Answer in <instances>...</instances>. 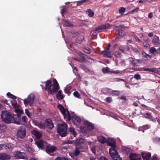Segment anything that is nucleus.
<instances>
[{"mask_svg": "<svg viewBox=\"0 0 160 160\" xmlns=\"http://www.w3.org/2000/svg\"><path fill=\"white\" fill-rule=\"evenodd\" d=\"M107 143L108 146L111 147L109 149V153L110 156L114 160H121L117 151L116 150V142L113 138H108Z\"/></svg>", "mask_w": 160, "mask_h": 160, "instance_id": "nucleus-1", "label": "nucleus"}, {"mask_svg": "<svg viewBox=\"0 0 160 160\" xmlns=\"http://www.w3.org/2000/svg\"><path fill=\"white\" fill-rule=\"evenodd\" d=\"M67 125L65 123L59 124L58 126L57 132L61 137H65L67 134Z\"/></svg>", "mask_w": 160, "mask_h": 160, "instance_id": "nucleus-2", "label": "nucleus"}, {"mask_svg": "<svg viewBox=\"0 0 160 160\" xmlns=\"http://www.w3.org/2000/svg\"><path fill=\"white\" fill-rule=\"evenodd\" d=\"M60 87L58 81L56 79L54 78L53 79V84L48 87L47 91L49 94H52L53 92L57 93Z\"/></svg>", "mask_w": 160, "mask_h": 160, "instance_id": "nucleus-3", "label": "nucleus"}, {"mask_svg": "<svg viewBox=\"0 0 160 160\" xmlns=\"http://www.w3.org/2000/svg\"><path fill=\"white\" fill-rule=\"evenodd\" d=\"M3 121L7 123H10L12 122V114L10 112L4 111L2 112L1 115Z\"/></svg>", "mask_w": 160, "mask_h": 160, "instance_id": "nucleus-4", "label": "nucleus"}, {"mask_svg": "<svg viewBox=\"0 0 160 160\" xmlns=\"http://www.w3.org/2000/svg\"><path fill=\"white\" fill-rule=\"evenodd\" d=\"M58 108L60 110L62 114L63 115L64 118L67 119L68 121L71 120V115L68 110H67V113H66V110L63 107L61 104L58 105Z\"/></svg>", "mask_w": 160, "mask_h": 160, "instance_id": "nucleus-5", "label": "nucleus"}, {"mask_svg": "<svg viewBox=\"0 0 160 160\" xmlns=\"http://www.w3.org/2000/svg\"><path fill=\"white\" fill-rule=\"evenodd\" d=\"M13 155L16 159L26 160L28 159L27 155L25 152L19 151L14 152L13 154Z\"/></svg>", "mask_w": 160, "mask_h": 160, "instance_id": "nucleus-6", "label": "nucleus"}, {"mask_svg": "<svg viewBox=\"0 0 160 160\" xmlns=\"http://www.w3.org/2000/svg\"><path fill=\"white\" fill-rule=\"evenodd\" d=\"M26 135V128L23 126L19 127L17 133V137L22 139L25 137Z\"/></svg>", "mask_w": 160, "mask_h": 160, "instance_id": "nucleus-7", "label": "nucleus"}, {"mask_svg": "<svg viewBox=\"0 0 160 160\" xmlns=\"http://www.w3.org/2000/svg\"><path fill=\"white\" fill-rule=\"evenodd\" d=\"M35 96L33 94H30L27 98L23 100V102L25 105H29L30 106H32L34 103Z\"/></svg>", "mask_w": 160, "mask_h": 160, "instance_id": "nucleus-8", "label": "nucleus"}, {"mask_svg": "<svg viewBox=\"0 0 160 160\" xmlns=\"http://www.w3.org/2000/svg\"><path fill=\"white\" fill-rule=\"evenodd\" d=\"M110 26V24L108 23H106L104 24H102L98 26L94 30V32L96 33H99L102 31L103 29H106Z\"/></svg>", "mask_w": 160, "mask_h": 160, "instance_id": "nucleus-9", "label": "nucleus"}, {"mask_svg": "<svg viewBox=\"0 0 160 160\" xmlns=\"http://www.w3.org/2000/svg\"><path fill=\"white\" fill-rule=\"evenodd\" d=\"M71 119L73 122L75 124L77 125L79 124L81 122V118L76 115L74 113H72L71 115Z\"/></svg>", "mask_w": 160, "mask_h": 160, "instance_id": "nucleus-10", "label": "nucleus"}, {"mask_svg": "<svg viewBox=\"0 0 160 160\" xmlns=\"http://www.w3.org/2000/svg\"><path fill=\"white\" fill-rule=\"evenodd\" d=\"M44 122L46 128H48L50 130H52L54 128V124L52 122V120L50 119H46Z\"/></svg>", "mask_w": 160, "mask_h": 160, "instance_id": "nucleus-11", "label": "nucleus"}, {"mask_svg": "<svg viewBox=\"0 0 160 160\" xmlns=\"http://www.w3.org/2000/svg\"><path fill=\"white\" fill-rule=\"evenodd\" d=\"M21 121V115L20 114H14L12 115V122L17 124H20Z\"/></svg>", "mask_w": 160, "mask_h": 160, "instance_id": "nucleus-12", "label": "nucleus"}, {"mask_svg": "<svg viewBox=\"0 0 160 160\" xmlns=\"http://www.w3.org/2000/svg\"><path fill=\"white\" fill-rule=\"evenodd\" d=\"M102 72L104 73H108L109 72L111 73H113L114 74H122V71L120 70H116V71H110L109 68L108 67H106L103 68L102 69Z\"/></svg>", "mask_w": 160, "mask_h": 160, "instance_id": "nucleus-13", "label": "nucleus"}, {"mask_svg": "<svg viewBox=\"0 0 160 160\" xmlns=\"http://www.w3.org/2000/svg\"><path fill=\"white\" fill-rule=\"evenodd\" d=\"M84 142V140L83 139L80 138L76 140L75 142V144L77 146V148L82 149L83 148V144Z\"/></svg>", "mask_w": 160, "mask_h": 160, "instance_id": "nucleus-14", "label": "nucleus"}, {"mask_svg": "<svg viewBox=\"0 0 160 160\" xmlns=\"http://www.w3.org/2000/svg\"><path fill=\"white\" fill-rule=\"evenodd\" d=\"M50 146V144L47 145L45 148L46 152L49 154L54 152L57 149L56 147Z\"/></svg>", "mask_w": 160, "mask_h": 160, "instance_id": "nucleus-15", "label": "nucleus"}, {"mask_svg": "<svg viewBox=\"0 0 160 160\" xmlns=\"http://www.w3.org/2000/svg\"><path fill=\"white\" fill-rule=\"evenodd\" d=\"M116 38H119L122 37L125 34L124 31L122 29H117L115 31Z\"/></svg>", "mask_w": 160, "mask_h": 160, "instance_id": "nucleus-16", "label": "nucleus"}, {"mask_svg": "<svg viewBox=\"0 0 160 160\" xmlns=\"http://www.w3.org/2000/svg\"><path fill=\"white\" fill-rule=\"evenodd\" d=\"M84 124L85 125V127L87 128L88 131H91L93 129L94 126L91 122L85 120L84 122Z\"/></svg>", "mask_w": 160, "mask_h": 160, "instance_id": "nucleus-17", "label": "nucleus"}, {"mask_svg": "<svg viewBox=\"0 0 160 160\" xmlns=\"http://www.w3.org/2000/svg\"><path fill=\"white\" fill-rule=\"evenodd\" d=\"M130 160H142L141 155L139 154L131 153L129 155Z\"/></svg>", "mask_w": 160, "mask_h": 160, "instance_id": "nucleus-18", "label": "nucleus"}, {"mask_svg": "<svg viewBox=\"0 0 160 160\" xmlns=\"http://www.w3.org/2000/svg\"><path fill=\"white\" fill-rule=\"evenodd\" d=\"M152 43L153 45L157 46L160 45L159 37L156 35L154 36L152 40Z\"/></svg>", "mask_w": 160, "mask_h": 160, "instance_id": "nucleus-19", "label": "nucleus"}, {"mask_svg": "<svg viewBox=\"0 0 160 160\" xmlns=\"http://www.w3.org/2000/svg\"><path fill=\"white\" fill-rule=\"evenodd\" d=\"M141 155L143 160H149L151 156L150 152H142Z\"/></svg>", "mask_w": 160, "mask_h": 160, "instance_id": "nucleus-20", "label": "nucleus"}, {"mask_svg": "<svg viewBox=\"0 0 160 160\" xmlns=\"http://www.w3.org/2000/svg\"><path fill=\"white\" fill-rule=\"evenodd\" d=\"M119 49L122 52H127L130 50V48L128 46L122 45L119 46Z\"/></svg>", "mask_w": 160, "mask_h": 160, "instance_id": "nucleus-21", "label": "nucleus"}, {"mask_svg": "<svg viewBox=\"0 0 160 160\" xmlns=\"http://www.w3.org/2000/svg\"><path fill=\"white\" fill-rule=\"evenodd\" d=\"M80 56L82 58L83 61L86 60V58L88 59L87 61L89 62L92 63L93 61H94V60L91 58L83 53H80Z\"/></svg>", "mask_w": 160, "mask_h": 160, "instance_id": "nucleus-22", "label": "nucleus"}, {"mask_svg": "<svg viewBox=\"0 0 160 160\" xmlns=\"http://www.w3.org/2000/svg\"><path fill=\"white\" fill-rule=\"evenodd\" d=\"M11 159L10 156L5 153H0V159L2 160H9Z\"/></svg>", "mask_w": 160, "mask_h": 160, "instance_id": "nucleus-23", "label": "nucleus"}, {"mask_svg": "<svg viewBox=\"0 0 160 160\" xmlns=\"http://www.w3.org/2000/svg\"><path fill=\"white\" fill-rule=\"evenodd\" d=\"M35 143L39 148L42 149H43L44 142L43 140H40L36 141Z\"/></svg>", "mask_w": 160, "mask_h": 160, "instance_id": "nucleus-24", "label": "nucleus"}, {"mask_svg": "<svg viewBox=\"0 0 160 160\" xmlns=\"http://www.w3.org/2000/svg\"><path fill=\"white\" fill-rule=\"evenodd\" d=\"M98 140L99 142L102 144L106 143L107 141L106 138L103 136H100L98 138Z\"/></svg>", "mask_w": 160, "mask_h": 160, "instance_id": "nucleus-25", "label": "nucleus"}, {"mask_svg": "<svg viewBox=\"0 0 160 160\" xmlns=\"http://www.w3.org/2000/svg\"><path fill=\"white\" fill-rule=\"evenodd\" d=\"M143 70L145 71H148L153 72H155V73H158V69L155 68H144Z\"/></svg>", "mask_w": 160, "mask_h": 160, "instance_id": "nucleus-26", "label": "nucleus"}, {"mask_svg": "<svg viewBox=\"0 0 160 160\" xmlns=\"http://www.w3.org/2000/svg\"><path fill=\"white\" fill-rule=\"evenodd\" d=\"M84 40V37L81 35L78 36L76 39V42L77 43H81Z\"/></svg>", "mask_w": 160, "mask_h": 160, "instance_id": "nucleus-27", "label": "nucleus"}, {"mask_svg": "<svg viewBox=\"0 0 160 160\" xmlns=\"http://www.w3.org/2000/svg\"><path fill=\"white\" fill-rule=\"evenodd\" d=\"M45 82L46 83V84L44 89L45 91H47L48 90V87H50L51 85L52 84V81L50 80H49Z\"/></svg>", "mask_w": 160, "mask_h": 160, "instance_id": "nucleus-28", "label": "nucleus"}, {"mask_svg": "<svg viewBox=\"0 0 160 160\" xmlns=\"http://www.w3.org/2000/svg\"><path fill=\"white\" fill-rule=\"evenodd\" d=\"M120 94V91L117 90H112L110 93V95L112 96H119Z\"/></svg>", "mask_w": 160, "mask_h": 160, "instance_id": "nucleus-29", "label": "nucleus"}, {"mask_svg": "<svg viewBox=\"0 0 160 160\" xmlns=\"http://www.w3.org/2000/svg\"><path fill=\"white\" fill-rule=\"evenodd\" d=\"M36 125L38 126L40 129L44 130L46 128L45 122L43 123H42L41 122L38 123L36 124Z\"/></svg>", "mask_w": 160, "mask_h": 160, "instance_id": "nucleus-30", "label": "nucleus"}, {"mask_svg": "<svg viewBox=\"0 0 160 160\" xmlns=\"http://www.w3.org/2000/svg\"><path fill=\"white\" fill-rule=\"evenodd\" d=\"M33 134L37 138H39L41 137V133L38 131L34 130L33 132Z\"/></svg>", "mask_w": 160, "mask_h": 160, "instance_id": "nucleus-31", "label": "nucleus"}, {"mask_svg": "<svg viewBox=\"0 0 160 160\" xmlns=\"http://www.w3.org/2000/svg\"><path fill=\"white\" fill-rule=\"evenodd\" d=\"M62 91L59 90L56 95L57 98L60 100H62L64 98L63 95L62 94Z\"/></svg>", "mask_w": 160, "mask_h": 160, "instance_id": "nucleus-32", "label": "nucleus"}, {"mask_svg": "<svg viewBox=\"0 0 160 160\" xmlns=\"http://www.w3.org/2000/svg\"><path fill=\"white\" fill-rule=\"evenodd\" d=\"M87 12L88 13V15L90 17H92L94 16V12L91 9H88L87 11Z\"/></svg>", "mask_w": 160, "mask_h": 160, "instance_id": "nucleus-33", "label": "nucleus"}, {"mask_svg": "<svg viewBox=\"0 0 160 160\" xmlns=\"http://www.w3.org/2000/svg\"><path fill=\"white\" fill-rule=\"evenodd\" d=\"M69 131L71 133V134L74 137H75L77 133L74 130V129L72 127H70Z\"/></svg>", "mask_w": 160, "mask_h": 160, "instance_id": "nucleus-34", "label": "nucleus"}, {"mask_svg": "<svg viewBox=\"0 0 160 160\" xmlns=\"http://www.w3.org/2000/svg\"><path fill=\"white\" fill-rule=\"evenodd\" d=\"M81 148H78L76 147L75 148V149L74 152V154H75V156H76L79 155V154L80 153V149Z\"/></svg>", "mask_w": 160, "mask_h": 160, "instance_id": "nucleus-35", "label": "nucleus"}, {"mask_svg": "<svg viewBox=\"0 0 160 160\" xmlns=\"http://www.w3.org/2000/svg\"><path fill=\"white\" fill-rule=\"evenodd\" d=\"M103 56L105 57L112 58L111 51H108L103 54Z\"/></svg>", "mask_w": 160, "mask_h": 160, "instance_id": "nucleus-36", "label": "nucleus"}, {"mask_svg": "<svg viewBox=\"0 0 160 160\" xmlns=\"http://www.w3.org/2000/svg\"><path fill=\"white\" fill-rule=\"evenodd\" d=\"M150 52L153 54H155L157 53V49L154 47H152L149 49Z\"/></svg>", "mask_w": 160, "mask_h": 160, "instance_id": "nucleus-37", "label": "nucleus"}, {"mask_svg": "<svg viewBox=\"0 0 160 160\" xmlns=\"http://www.w3.org/2000/svg\"><path fill=\"white\" fill-rule=\"evenodd\" d=\"M81 68L85 72H89V69L87 66L85 64H82L81 65Z\"/></svg>", "mask_w": 160, "mask_h": 160, "instance_id": "nucleus-38", "label": "nucleus"}, {"mask_svg": "<svg viewBox=\"0 0 160 160\" xmlns=\"http://www.w3.org/2000/svg\"><path fill=\"white\" fill-rule=\"evenodd\" d=\"M114 55L117 58H120L122 56V55L121 53L118 52H115Z\"/></svg>", "mask_w": 160, "mask_h": 160, "instance_id": "nucleus-39", "label": "nucleus"}, {"mask_svg": "<svg viewBox=\"0 0 160 160\" xmlns=\"http://www.w3.org/2000/svg\"><path fill=\"white\" fill-rule=\"evenodd\" d=\"M150 127L148 125H144L142 128H139V130L144 132L145 130H146L148 129Z\"/></svg>", "mask_w": 160, "mask_h": 160, "instance_id": "nucleus-40", "label": "nucleus"}, {"mask_svg": "<svg viewBox=\"0 0 160 160\" xmlns=\"http://www.w3.org/2000/svg\"><path fill=\"white\" fill-rule=\"evenodd\" d=\"M64 24L66 26L68 27H71L73 26V24L67 20L64 21Z\"/></svg>", "mask_w": 160, "mask_h": 160, "instance_id": "nucleus-41", "label": "nucleus"}, {"mask_svg": "<svg viewBox=\"0 0 160 160\" xmlns=\"http://www.w3.org/2000/svg\"><path fill=\"white\" fill-rule=\"evenodd\" d=\"M73 94L74 96L77 98H78L79 99H81V98L79 92L78 91H75L73 92Z\"/></svg>", "mask_w": 160, "mask_h": 160, "instance_id": "nucleus-42", "label": "nucleus"}, {"mask_svg": "<svg viewBox=\"0 0 160 160\" xmlns=\"http://www.w3.org/2000/svg\"><path fill=\"white\" fill-rule=\"evenodd\" d=\"M125 8L123 7H121L119 9V13L122 14V13H124L125 12Z\"/></svg>", "mask_w": 160, "mask_h": 160, "instance_id": "nucleus-43", "label": "nucleus"}, {"mask_svg": "<svg viewBox=\"0 0 160 160\" xmlns=\"http://www.w3.org/2000/svg\"><path fill=\"white\" fill-rule=\"evenodd\" d=\"M6 128V127L5 125L0 124V132H3Z\"/></svg>", "mask_w": 160, "mask_h": 160, "instance_id": "nucleus-44", "label": "nucleus"}, {"mask_svg": "<svg viewBox=\"0 0 160 160\" xmlns=\"http://www.w3.org/2000/svg\"><path fill=\"white\" fill-rule=\"evenodd\" d=\"M72 87L70 86H69L66 87L64 90L65 92L66 93L68 94L70 93V91Z\"/></svg>", "mask_w": 160, "mask_h": 160, "instance_id": "nucleus-45", "label": "nucleus"}, {"mask_svg": "<svg viewBox=\"0 0 160 160\" xmlns=\"http://www.w3.org/2000/svg\"><path fill=\"white\" fill-rule=\"evenodd\" d=\"M119 98L121 100H123L122 102L123 103H125L126 101L128 100L126 98V97L124 95L119 97Z\"/></svg>", "mask_w": 160, "mask_h": 160, "instance_id": "nucleus-46", "label": "nucleus"}, {"mask_svg": "<svg viewBox=\"0 0 160 160\" xmlns=\"http://www.w3.org/2000/svg\"><path fill=\"white\" fill-rule=\"evenodd\" d=\"M142 55L145 58H151L150 56L148 54H147L145 52L143 51L142 52Z\"/></svg>", "mask_w": 160, "mask_h": 160, "instance_id": "nucleus-47", "label": "nucleus"}, {"mask_svg": "<svg viewBox=\"0 0 160 160\" xmlns=\"http://www.w3.org/2000/svg\"><path fill=\"white\" fill-rule=\"evenodd\" d=\"M134 78L137 80H139L141 79L140 75L139 74L137 73L134 76Z\"/></svg>", "mask_w": 160, "mask_h": 160, "instance_id": "nucleus-48", "label": "nucleus"}, {"mask_svg": "<svg viewBox=\"0 0 160 160\" xmlns=\"http://www.w3.org/2000/svg\"><path fill=\"white\" fill-rule=\"evenodd\" d=\"M139 9V8L138 7H137L136 8L132 9L131 11V13L134 14L135 13L137 12L138 10Z\"/></svg>", "mask_w": 160, "mask_h": 160, "instance_id": "nucleus-49", "label": "nucleus"}, {"mask_svg": "<svg viewBox=\"0 0 160 160\" xmlns=\"http://www.w3.org/2000/svg\"><path fill=\"white\" fill-rule=\"evenodd\" d=\"M138 62L139 61L138 60H134L131 64L133 66H135Z\"/></svg>", "mask_w": 160, "mask_h": 160, "instance_id": "nucleus-50", "label": "nucleus"}, {"mask_svg": "<svg viewBox=\"0 0 160 160\" xmlns=\"http://www.w3.org/2000/svg\"><path fill=\"white\" fill-rule=\"evenodd\" d=\"M84 52L87 54H90V49L88 48H84Z\"/></svg>", "mask_w": 160, "mask_h": 160, "instance_id": "nucleus-51", "label": "nucleus"}, {"mask_svg": "<svg viewBox=\"0 0 160 160\" xmlns=\"http://www.w3.org/2000/svg\"><path fill=\"white\" fill-rule=\"evenodd\" d=\"M106 101L109 103H111L112 101V98L111 97H108L106 98Z\"/></svg>", "mask_w": 160, "mask_h": 160, "instance_id": "nucleus-52", "label": "nucleus"}, {"mask_svg": "<svg viewBox=\"0 0 160 160\" xmlns=\"http://www.w3.org/2000/svg\"><path fill=\"white\" fill-rule=\"evenodd\" d=\"M25 112L26 114L28 116V117L29 118H30V114L28 109H27L25 110Z\"/></svg>", "mask_w": 160, "mask_h": 160, "instance_id": "nucleus-53", "label": "nucleus"}, {"mask_svg": "<svg viewBox=\"0 0 160 160\" xmlns=\"http://www.w3.org/2000/svg\"><path fill=\"white\" fill-rule=\"evenodd\" d=\"M22 119L23 122H26L28 121L27 117L26 116H23L22 118Z\"/></svg>", "mask_w": 160, "mask_h": 160, "instance_id": "nucleus-54", "label": "nucleus"}, {"mask_svg": "<svg viewBox=\"0 0 160 160\" xmlns=\"http://www.w3.org/2000/svg\"><path fill=\"white\" fill-rule=\"evenodd\" d=\"M111 46V45L110 43H109L107 45V48L106 49H105L107 51V52L109 50H110V48Z\"/></svg>", "mask_w": 160, "mask_h": 160, "instance_id": "nucleus-55", "label": "nucleus"}, {"mask_svg": "<svg viewBox=\"0 0 160 160\" xmlns=\"http://www.w3.org/2000/svg\"><path fill=\"white\" fill-rule=\"evenodd\" d=\"M133 51L136 54H138L139 53V51L137 48H133Z\"/></svg>", "mask_w": 160, "mask_h": 160, "instance_id": "nucleus-56", "label": "nucleus"}, {"mask_svg": "<svg viewBox=\"0 0 160 160\" xmlns=\"http://www.w3.org/2000/svg\"><path fill=\"white\" fill-rule=\"evenodd\" d=\"M151 115L149 113H147L145 115L146 118L149 119L151 117Z\"/></svg>", "mask_w": 160, "mask_h": 160, "instance_id": "nucleus-57", "label": "nucleus"}, {"mask_svg": "<svg viewBox=\"0 0 160 160\" xmlns=\"http://www.w3.org/2000/svg\"><path fill=\"white\" fill-rule=\"evenodd\" d=\"M128 61L129 62H130V63H131L132 62H133V60H134L133 58H132V57H129V58L128 59Z\"/></svg>", "mask_w": 160, "mask_h": 160, "instance_id": "nucleus-58", "label": "nucleus"}, {"mask_svg": "<svg viewBox=\"0 0 160 160\" xmlns=\"http://www.w3.org/2000/svg\"><path fill=\"white\" fill-rule=\"evenodd\" d=\"M151 160H158L157 156H153Z\"/></svg>", "mask_w": 160, "mask_h": 160, "instance_id": "nucleus-59", "label": "nucleus"}, {"mask_svg": "<svg viewBox=\"0 0 160 160\" xmlns=\"http://www.w3.org/2000/svg\"><path fill=\"white\" fill-rule=\"evenodd\" d=\"M153 14L152 13H149L148 15V17L150 18H152Z\"/></svg>", "mask_w": 160, "mask_h": 160, "instance_id": "nucleus-60", "label": "nucleus"}, {"mask_svg": "<svg viewBox=\"0 0 160 160\" xmlns=\"http://www.w3.org/2000/svg\"><path fill=\"white\" fill-rule=\"evenodd\" d=\"M135 39L136 41H138L139 42H141V40L138 37H135Z\"/></svg>", "mask_w": 160, "mask_h": 160, "instance_id": "nucleus-61", "label": "nucleus"}, {"mask_svg": "<svg viewBox=\"0 0 160 160\" xmlns=\"http://www.w3.org/2000/svg\"><path fill=\"white\" fill-rule=\"evenodd\" d=\"M101 160H108L107 158L105 157H102L100 158Z\"/></svg>", "mask_w": 160, "mask_h": 160, "instance_id": "nucleus-62", "label": "nucleus"}, {"mask_svg": "<svg viewBox=\"0 0 160 160\" xmlns=\"http://www.w3.org/2000/svg\"><path fill=\"white\" fill-rule=\"evenodd\" d=\"M62 157H57L55 159V160H62Z\"/></svg>", "mask_w": 160, "mask_h": 160, "instance_id": "nucleus-63", "label": "nucleus"}, {"mask_svg": "<svg viewBox=\"0 0 160 160\" xmlns=\"http://www.w3.org/2000/svg\"><path fill=\"white\" fill-rule=\"evenodd\" d=\"M157 53L160 54V48H158L157 49Z\"/></svg>", "mask_w": 160, "mask_h": 160, "instance_id": "nucleus-64", "label": "nucleus"}]
</instances>
